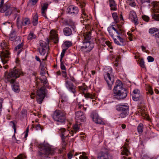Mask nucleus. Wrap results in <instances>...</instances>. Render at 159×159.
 <instances>
[{
    "label": "nucleus",
    "instance_id": "48",
    "mask_svg": "<svg viewBox=\"0 0 159 159\" xmlns=\"http://www.w3.org/2000/svg\"><path fill=\"white\" fill-rule=\"evenodd\" d=\"M25 157V156L22 154H20L17 157L15 158L14 159H24Z\"/></svg>",
    "mask_w": 159,
    "mask_h": 159
},
{
    "label": "nucleus",
    "instance_id": "63",
    "mask_svg": "<svg viewBox=\"0 0 159 159\" xmlns=\"http://www.w3.org/2000/svg\"><path fill=\"white\" fill-rule=\"evenodd\" d=\"M70 80H71L73 82H75L76 81V80L75 79V78L72 76L70 75Z\"/></svg>",
    "mask_w": 159,
    "mask_h": 159
},
{
    "label": "nucleus",
    "instance_id": "16",
    "mask_svg": "<svg viewBox=\"0 0 159 159\" xmlns=\"http://www.w3.org/2000/svg\"><path fill=\"white\" fill-rule=\"evenodd\" d=\"M75 119L78 122L79 121H84L85 120V117L82 111H78L75 113Z\"/></svg>",
    "mask_w": 159,
    "mask_h": 159
},
{
    "label": "nucleus",
    "instance_id": "30",
    "mask_svg": "<svg viewBox=\"0 0 159 159\" xmlns=\"http://www.w3.org/2000/svg\"><path fill=\"white\" fill-rule=\"evenodd\" d=\"M82 154V155H80L79 157L80 159H86L88 158L87 157L84 155L86 154V153L84 152H76L75 154V155L77 156L79 154Z\"/></svg>",
    "mask_w": 159,
    "mask_h": 159
},
{
    "label": "nucleus",
    "instance_id": "19",
    "mask_svg": "<svg viewBox=\"0 0 159 159\" xmlns=\"http://www.w3.org/2000/svg\"><path fill=\"white\" fill-rule=\"evenodd\" d=\"M91 116L93 120L95 123L100 124L102 123L103 121L102 119L96 112H93L91 115Z\"/></svg>",
    "mask_w": 159,
    "mask_h": 159
},
{
    "label": "nucleus",
    "instance_id": "37",
    "mask_svg": "<svg viewBox=\"0 0 159 159\" xmlns=\"http://www.w3.org/2000/svg\"><path fill=\"white\" fill-rule=\"evenodd\" d=\"M159 32V30L157 28H152L149 30V33L151 34H153L155 33Z\"/></svg>",
    "mask_w": 159,
    "mask_h": 159
},
{
    "label": "nucleus",
    "instance_id": "43",
    "mask_svg": "<svg viewBox=\"0 0 159 159\" xmlns=\"http://www.w3.org/2000/svg\"><path fill=\"white\" fill-rule=\"evenodd\" d=\"M62 140L61 144L62 146V149L64 150L65 148V147L66 146L67 143L65 140L66 139H64L63 138H61Z\"/></svg>",
    "mask_w": 159,
    "mask_h": 159
},
{
    "label": "nucleus",
    "instance_id": "64",
    "mask_svg": "<svg viewBox=\"0 0 159 159\" xmlns=\"http://www.w3.org/2000/svg\"><path fill=\"white\" fill-rule=\"evenodd\" d=\"M79 89L80 90L83 91L85 90H86V88H84L83 86H79Z\"/></svg>",
    "mask_w": 159,
    "mask_h": 159
},
{
    "label": "nucleus",
    "instance_id": "6",
    "mask_svg": "<svg viewBox=\"0 0 159 159\" xmlns=\"http://www.w3.org/2000/svg\"><path fill=\"white\" fill-rule=\"evenodd\" d=\"M33 88L32 89L33 92L30 93V98H34V97H31V95H34L37 94V102L41 104L45 96V91L46 89L43 87H42L39 90H37V87L33 86Z\"/></svg>",
    "mask_w": 159,
    "mask_h": 159
},
{
    "label": "nucleus",
    "instance_id": "57",
    "mask_svg": "<svg viewBox=\"0 0 159 159\" xmlns=\"http://www.w3.org/2000/svg\"><path fill=\"white\" fill-rule=\"evenodd\" d=\"M38 0H30V4L35 5L37 2Z\"/></svg>",
    "mask_w": 159,
    "mask_h": 159
},
{
    "label": "nucleus",
    "instance_id": "32",
    "mask_svg": "<svg viewBox=\"0 0 159 159\" xmlns=\"http://www.w3.org/2000/svg\"><path fill=\"white\" fill-rule=\"evenodd\" d=\"M17 26L18 29L21 28L22 26L23 25L22 21H20V19H19V17L18 16L16 20Z\"/></svg>",
    "mask_w": 159,
    "mask_h": 159
},
{
    "label": "nucleus",
    "instance_id": "34",
    "mask_svg": "<svg viewBox=\"0 0 159 159\" xmlns=\"http://www.w3.org/2000/svg\"><path fill=\"white\" fill-rule=\"evenodd\" d=\"M16 121H11L10 122V125L13 129L14 133L16 132Z\"/></svg>",
    "mask_w": 159,
    "mask_h": 159
},
{
    "label": "nucleus",
    "instance_id": "17",
    "mask_svg": "<svg viewBox=\"0 0 159 159\" xmlns=\"http://www.w3.org/2000/svg\"><path fill=\"white\" fill-rule=\"evenodd\" d=\"M47 44L44 42H40V46L39 48V52L41 55L43 56L45 54L47 49Z\"/></svg>",
    "mask_w": 159,
    "mask_h": 159
},
{
    "label": "nucleus",
    "instance_id": "26",
    "mask_svg": "<svg viewBox=\"0 0 159 159\" xmlns=\"http://www.w3.org/2000/svg\"><path fill=\"white\" fill-rule=\"evenodd\" d=\"M48 6V4L47 3H45L43 4V6L42 7L41 9V13L42 14L43 16L45 17V18H47L46 13H45V11H46L47 8Z\"/></svg>",
    "mask_w": 159,
    "mask_h": 159
},
{
    "label": "nucleus",
    "instance_id": "18",
    "mask_svg": "<svg viewBox=\"0 0 159 159\" xmlns=\"http://www.w3.org/2000/svg\"><path fill=\"white\" fill-rule=\"evenodd\" d=\"M129 18L132 22H133L135 25L139 24V21L137 16L135 12L134 11H130L129 15Z\"/></svg>",
    "mask_w": 159,
    "mask_h": 159
},
{
    "label": "nucleus",
    "instance_id": "24",
    "mask_svg": "<svg viewBox=\"0 0 159 159\" xmlns=\"http://www.w3.org/2000/svg\"><path fill=\"white\" fill-rule=\"evenodd\" d=\"M63 33L66 36H68L71 35L72 34L71 29L68 27L64 28L63 29Z\"/></svg>",
    "mask_w": 159,
    "mask_h": 159
},
{
    "label": "nucleus",
    "instance_id": "51",
    "mask_svg": "<svg viewBox=\"0 0 159 159\" xmlns=\"http://www.w3.org/2000/svg\"><path fill=\"white\" fill-rule=\"evenodd\" d=\"M147 59L148 62H152L154 61V58L151 56H148L147 57Z\"/></svg>",
    "mask_w": 159,
    "mask_h": 159
},
{
    "label": "nucleus",
    "instance_id": "12",
    "mask_svg": "<svg viewBox=\"0 0 159 159\" xmlns=\"http://www.w3.org/2000/svg\"><path fill=\"white\" fill-rule=\"evenodd\" d=\"M84 41L82 42L83 46L80 48L81 51L84 53H86L91 52L94 48V43L92 42H86Z\"/></svg>",
    "mask_w": 159,
    "mask_h": 159
},
{
    "label": "nucleus",
    "instance_id": "35",
    "mask_svg": "<svg viewBox=\"0 0 159 159\" xmlns=\"http://www.w3.org/2000/svg\"><path fill=\"white\" fill-rule=\"evenodd\" d=\"M127 3L129 6L134 7L136 5V3L134 0H127L126 1Z\"/></svg>",
    "mask_w": 159,
    "mask_h": 159
},
{
    "label": "nucleus",
    "instance_id": "8",
    "mask_svg": "<svg viewBox=\"0 0 159 159\" xmlns=\"http://www.w3.org/2000/svg\"><path fill=\"white\" fill-rule=\"evenodd\" d=\"M1 8L0 12L5 13V15L6 16L10 15L12 12H17L19 13L20 11L19 10L12 7L9 3H6L4 4Z\"/></svg>",
    "mask_w": 159,
    "mask_h": 159
},
{
    "label": "nucleus",
    "instance_id": "5",
    "mask_svg": "<svg viewBox=\"0 0 159 159\" xmlns=\"http://www.w3.org/2000/svg\"><path fill=\"white\" fill-rule=\"evenodd\" d=\"M0 46L2 50V51H0V57L2 63L4 64L7 63L10 57L8 43L6 41H3L1 43Z\"/></svg>",
    "mask_w": 159,
    "mask_h": 159
},
{
    "label": "nucleus",
    "instance_id": "40",
    "mask_svg": "<svg viewBox=\"0 0 159 159\" xmlns=\"http://www.w3.org/2000/svg\"><path fill=\"white\" fill-rule=\"evenodd\" d=\"M132 99L134 101H137L139 100L140 95H135L134 94H132Z\"/></svg>",
    "mask_w": 159,
    "mask_h": 159
},
{
    "label": "nucleus",
    "instance_id": "61",
    "mask_svg": "<svg viewBox=\"0 0 159 159\" xmlns=\"http://www.w3.org/2000/svg\"><path fill=\"white\" fill-rule=\"evenodd\" d=\"M12 139L13 142V143H16V138L15 137V134L12 137Z\"/></svg>",
    "mask_w": 159,
    "mask_h": 159
},
{
    "label": "nucleus",
    "instance_id": "28",
    "mask_svg": "<svg viewBox=\"0 0 159 159\" xmlns=\"http://www.w3.org/2000/svg\"><path fill=\"white\" fill-rule=\"evenodd\" d=\"M50 38L53 40L55 43H57L58 42V39L57 34L56 33L51 34L50 35Z\"/></svg>",
    "mask_w": 159,
    "mask_h": 159
},
{
    "label": "nucleus",
    "instance_id": "49",
    "mask_svg": "<svg viewBox=\"0 0 159 159\" xmlns=\"http://www.w3.org/2000/svg\"><path fill=\"white\" fill-rule=\"evenodd\" d=\"M153 35L155 36V39L158 43L159 42V32H158V33H156L155 34Z\"/></svg>",
    "mask_w": 159,
    "mask_h": 159
},
{
    "label": "nucleus",
    "instance_id": "13",
    "mask_svg": "<svg viewBox=\"0 0 159 159\" xmlns=\"http://www.w3.org/2000/svg\"><path fill=\"white\" fill-rule=\"evenodd\" d=\"M154 9V12L152 15V18L159 21V2L154 1L152 3Z\"/></svg>",
    "mask_w": 159,
    "mask_h": 159
},
{
    "label": "nucleus",
    "instance_id": "50",
    "mask_svg": "<svg viewBox=\"0 0 159 159\" xmlns=\"http://www.w3.org/2000/svg\"><path fill=\"white\" fill-rule=\"evenodd\" d=\"M132 94L140 95V91L138 89H135L133 91V93Z\"/></svg>",
    "mask_w": 159,
    "mask_h": 159
},
{
    "label": "nucleus",
    "instance_id": "7",
    "mask_svg": "<svg viewBox=\"0 0 159 159\" xmlns=\"http://www.w3.org/2000/svg\"><path fill=\"white\" fill-rule=\"evenodd\" d=\"M105 70L104 78L107 84L109 89L111 90L114 80L112 73V69L110 66H107L105 67Z\"/></svg>",
    "mask_w": 159,
    "mask_h": 159
},
{
    "label": "nucleus",
    "instance_id": "62",
    "mask_svg": "<svg viewBox=\"0 0 159 159\" xmlns=\"http://www.w3.org/2000/svg\"><path fill=\"white\" fill-rule=\"evenodd\" d=\"M37 72L36 71H34L32 73V75L34 76L35 79H36Z\"/></svg>",
    "mask_w": 159,
    "mask_h": 159
},
{
    "label": "nucleus",
    "instance_id": "46",
    "mask_svg": "<svg viewBox=\"0 0 159 159\" xmlns=\"http://www.w3.org/2000/svg\"><path fill=\"white\" fill-rule=\"evenodd\" d=\"M29 131V126L27 127L24 133V139H25L27 138L28 135V133Z\"/></svg>",
    "mask_w": 159,
    "mask_h": 159
},
{
    "label": "nucleus",
    "instance_id": "54",
    "mask_svg": "<svg viewBox=\"0 0 159 159\" xmlns=\"http://www.w3.org/2000/svg\"><path fill=\"white\" fill-rule=\"evenodd\" d=\"M60 62H61V69L62 70H66L65 66L64 65L62 60H61V61H60Z\"/></svg>",
    "mask_w": 159,
    "mask_h": 159
},
{
    "label": "nucleus",
    "instance_id": "45",
    "mask_svg": "<svg viewBox=\"0 0 159 159\" xmlns=\"http://www.w3.org/2000/svg\"><path fill=\"white\" fill-rule=\"evenodd\" d=\"M66 50V49H64L62 50L61 53V54L60 61H61V60H62V58L64 56Z\"/></svg>",
    "mask_w": 159,
    "mask_h": 159
},
{
    "label": "nucleus",
    "instance_id": "9",
    "mask_svg": "<svg viewBox=\"0 0 159 159\" xmlns=\"http://www.w3.org/2000/svg\"><path fill=\"white\" fill-rule=\"evenodd\" d=\"M79 130V128L78 127V124H75L73 126V128L70 131L69 130H66L65 129H62L61 130V137L64 139H66L69 137V134L71 135V136H73L74 134H76L78 132Z\"/></svg>",
    "mask_w": 159,
    "mask_h": 159
},
{
    "label": "nucleus",
    "instance_id": "29",
    "mask_svg": "<svg viewBox=\"0 0 159 159\" xmlns=\"http://www.w3.org/2000/svg\"><path fill=\"white\" fill-rule=\"evenodd\" d=\"M23 45V44L22 43H21L18 44L17 46H16L15 48V50L16 51H17L18 50L17 52V55H19V54L20 53V52L21 51V49L22 48V47Z\"/></svg>",
    "mask_w": 159,
    "mask_h": 159
},
{
    "label": "nucleus",
    "instance_id": "33",
    "mask_svg": "<svg viewBox=\"0 0 159 159\" xmlns=\"http://www.w3.org/2000/svg\"><path fill=\"white\" fill-rule=\"evenodd\" d=\"M33 24L34 25H37L38 23V16L37 14H35L32 18Z\"/></svg>",
    "mask_w": 159,
    "mask_h": 159
},
{
    "label": "nucleus",
    "instance_id": "4",
    "mask_svg": "<svg viewBox=\"0 0 159 159\" xmlns=\"http://www.w3.org/2000/svg\"><path fill=\"white\" fill-rule=\"evenodd\" d=\"M39 154L45 157H47L49 155H53L55 154L56 149L52 148L48 143H44L39 146Z\"/></svg>",
    "mask_w": 159,
    "mask_h": 159
},
{
    "label": "nucleus",
    "instance_id": "42",
    "mask_svg": "<svg viewBox=\"0 0 159 159\" xmlns=\"http://www.w3.org/2000/svg\"><path fill=\"white\" fill-rule=\"evenodd\" d=\"M143 125L142 124H140L137 127L138 131L139 133H141L143 132Z\"/></svg>",
    "mask_w": 159,
    "mask_h": 159
},
{
    "label": "nucleus",
    "instance_id": "31",
    "mask_svg": "<svg viewBox=\"0 0 159 159\" xmlns=\"http://www.w3.org/2000/svg\"><path fill=\"white\" fill-rule=\"evenodd\" d=\"M39 80H40L41 83H43L44 85H45L47 84V79L46 76H41L39 78Z\"/></svg>",
    "mask_w": 159,
    "mask_h": 159
},
{
    "label": "nucleus",
    "instance_id": "59",
    "mask_svg": "<svg viewBox=\"0 0 159 159\" xmlns=\"http://www.w3.org/2000/svg\"><path fill=\"white\" fill-rule=\"evenodd\" d=\"M61 73L63 77L66 78V77L67 75L66 70H63L62 71Z\"/></svg>",
    "mask_w": 159,
    "mask_h": 159
},
{
    "label": "nucleus",
    "instance_id": "55",
    "mask_svg": "<svg viewBox=\"0 0 159 159\" xmlns=\"http://www.w3.org/2000/svg\"><path fill=\"white\" fill-rule=\"evenodd\" d=\"M140 66L143 68L145 67L144 63L143 60H141L139 63Z\"/></svg>",
    "mask_w": 159,
    "mask_h": 159
},
{
    "label": "nucleus",
    "instance_id": "3",
    "mask_svg": "<svg viewBox=\"0 0 159 159\" xmlns=\"http://www.w3.org/2000/svg\"><path fill=\"white\" fill-rule=\"evenodd\" d=\"M113 93L115 98L122 100L126 98L128 92L126 89L123 87L121 82L119 80H117L113 89Z\"/></svg>",
    "mask_w": 159,
    "mask_h": 159
},
{
    "label": "nucleus",
    "instance_id": "2",
    "mask_svg": "<svg viewBox=\"0 0 159 159\" xmlns=\"http://www.w3.org/2000/svg\"><path fill=\"white\" fill-rule=\"evenodd\" d=\"M22 74V72L20 69L14 67L5 77L6 82L11 85L12 90L16 93H19L20 89L19 83L16 79Z\"/></svg>",
    "mask_w": 159,
    "mask_h": 159
},
{
    "label": "nucleus",
    "instance_id": "36",
    "mask_svg": "<svg viewBox=\"0 0 159 159\" xmlns=\"http://www.w3.org/2000/svg\"><path fill=\"white\" fill-rule=\"evenodd\" d=\"M112 16L116 23H117L119 21V20L117 13L116 12L113 13L112 14Z\"/></svg>",
    "mask_w": 159,
    "mask_h": 159
},
{
    "label": "nucleus",
    "instance_id": "1",
    "mask_svg": "<svg viewBox=\"0 0 159 159\" xmlns=\"http://www.w3.org/2000/svg\"><path fill=\"white\" fill-rule=\"evenodd\" d=\"M107 30L115 43L120 46L123 45L124 39L120 36L124 35L125 32L121 25L117 24L115 26L112 25L108 28Z\"/></svg>",
    "mask_w": 159,
    "mask_h": 159
},
{
    "label": "nucleus",
    "instance_id": "14",
    "mask_svg": "<svg viewBox=\"0 0 159 159\" xmlns=\"http://www.w3.org/2000/svg\"><path fill=\"white\" fill-rule=\"evenodd\" d=\"M66 12L71 16H75L79 12L78 8L75 6L70 5L67 8Z\"/></svg>",
    "mask_w": 159,
    "mask_h": 159
},
{
    "label": "nucleus",
    "instance_id": "39",
    "mask_svg": "<svg viewBox=\"0 0 159 159\" xmlns=\"http://www.w3.org/2000/svg\"><path fill=\"white\" fill-rule=\"evenodd\" d=\"M30 24V20L29 18H25L22 21V24L23 25L25 26Z\"/></svg>",
    "mask_w": 159,
    "mask_h": 159
},
{
    "label": "nucleus",
    "instance_id": "20",
    "mask_svg": "<svg viewBox=\"0 0 159 159\" xmlns=\"http://www.w3.org/2000/svg\"><path fill=\"white\" fill-rule=\"evenodd\" d=\"M112 156L108 152L100 153L98 154V159H112Z\"/></svg>",
    "mask_w": 159,
    "mask_h": 159
},
{
    "label": "nucleus",
    "instance_id": "41",
    "mask_svg": "<svg viewBox=\"0 0 159 159\" xmlns=\"http://www.w3.org/2000/svg\"><path fill=\"white\" fill-rule=\"evenodd\" d=\"M117 61L116 60L115 61V63L114 65L116 70L118 71H119L121 69H122V67L117 63Z\"/></svg>",
    "mask_w": 159,
    "mask_h": 159
},
{
    "label": "nucleus",
    "instance_id": "44",
    "mask_svg": "<svg viewBox=\"0 0 159 159\" xmlns=\"http://www.w3.org/2000/svg\"><path fill=\"white\" fill-rule=\"evenodd\" d=\"M72 43L70 41H66L64 43V45L66 47V49L70 47L72 45Z\"/></svg>",
    "mask_w": 159,
    "mask_h": 159
},
{
    "label": "nucleus",
    "instance_id": "25",
    "mask_svg": "<svg viewBox=\"0 0 159 159\" xmlns=\"http://www.w3.org/2000/svg\"><path fill=\"white\" fill-rule=\"evenodd\" d=\"M16 38V32L14 30H12L9 36V39L11 41L14 40Z\"/></svg>",
    "mask_w": 159,
    "mask_h": 159
},
{
    "label": "nucleus",
    "instance_id": "21",
    "mask_svg": "<svg viewBox=\"0 0 159 159\" xmlns=\"http://www.w3.org/2000/svg\"><path fill=\"white\" fill-rule=\"evenodd\" d=\"M91 31L83 34L82 36V42L84 41L86 42H91L90 40L91 38Z\"/></svg>",
    "mask_w": 159,
    "mask_h": 159
},
{
    "label": "nucleus",
    "instance_id": "52",
    "mask_svg": "<svg viewBox=\"0 0 159 159\" xmlns=\"http://www.w3.org/2000/svg\"><path fill=\"white\" fill-rule=\"evenodd\" d=\"M148 89L149 93L151 95H152L153 93V92L152 87L151 86H149L148 87Z\"/></svg>",
    "mask_w": 159,
    "mask_h": 159
},
{
    "label": "nucleus",
    "instance_id": "47",
    "mask_svg": "<svg viewBox=\"0 0 159 159\" xmlns=\"http://www.w3.org/2000/svg\"><path fill=\"white\" fill-rule=\"evenodd\" d=\"M142 18L144 20L147 22H148L149 20V18L148 16L143 15L142 16Z\"/></svg>",
    "mask_w": 159,
    "mask_h": 159
},
{
    "label": "nucleus",
    "instance_id": "22",
    "mask_svg": "<svg viewBox=\"0 0 159 159\" xmlns=\"http://www.w3.org/2000/svg\"><path fill=\"white\" fill-rule=\"evenodd\" d=\"M129 146L128 144L126 143H125L124 146L121 148V154L122 155H125L128 156L129 154V151L128 149Z\"/></svg>",
    "mask_w": 159,
    "mask_h": 159
},
{
    "label": "nucleus",
    "instance_id": "23",
    "mask_svg": "<svg viewBox=\"0 0 159 159\" xmlns=\"http://www.w3.org/2000/svg\"><path fill=\"white\" fill-rule=\"evenodd\" d=\"M109 6L110 9L112 11H116L117 10V5L114 0H109Z\"/></svg>",
    "mask_w": 159,
    "mask_h": 159
},
{
    "label": "nucleus",
    "instance_id": "10",
    "mask_svg": "<svg viewBox=\"0 0 159 159\" xmlns=\"http://www.w3.org/2000/svg\"><path fill=\"white\" fill-rule=\"evenodd\" d=\"M116 110L121 112L119 115V117L123 118L126 117L129 114V107L128 104L119 105L116 106Z\"/></svg>",
    "mask_w": 159,
    "mask_h": 159
},
{
    "label": "nucleus",
    "instance_id": "15",
    "mask_svg": "<svg viewBox=\"0 0 159 159\" xmlns=\"http://www.w3.org/2000/svg\"><path fill=\"white\" fill-rule=\"evenodd\" d=\"M65 85L68 90L73 94L74 97H75L76 92L75 90V87L73 84L70 81L66 80Z\"/></svg>",
    "mask_w": 159,
    "mask_h": 159
},
{
    "label": "nucleus",
    "instance_id": "11",
    "mask_svg": "<svg viewBox=\"0 0 159 159\" xmlns=\"http://www.w3.org/2000/svg\"><path fill=\"white\" fill-rule=\"evenodd\" d=\"M66 113L60 110L54 111L52 117L54 120L61 123H64L66 121Z\"/></svg>",
    "mask_w": 159,
    "mask_h": 159
},
{
    "label": "nucleus",
    "instance_id": "38",
    "mask_svg": "<svg viewBox=\"0 0 159 159\" xmlns=\"http://www.w3.org/2000/svg\"><path fill=\"white\" fill-rule=\"evenodd\" d=\"M84 97L87 98H90L91 99H93L94 98V96L89 93H84Z\"/></svg>",
    "mask_w": 159,
    "mask_h": 159
},
{
    "label": "nucleus",
    "instance_id": "27",
    "mask_svg": "<svg viewBox=\"0 0 159 159\" xmlns=\"http://www.w3.org/2000/svg\"><path fill=\"white\" fill-rule=\"evenodd\" d=\"M32 122L33 124L32 125L31 128L35 129L36 130H39L41 129V127L40 126V125L38 124V121L37 120L35 121V122L36 124H34V121H32Z\"/></svg>",
    "mask_w": 159,
    "mask_h": 159
},
{
    "label": "nucleus",
    "instance_id": "60",
    "mask_svg": "<svg viewBox=\"0 0 159 159\" xmlns=\"http://www.w3.org/2000/svg\"><path fill=\"white\" fill-rule=\"evenodd\" d=\"M26 111L25 110H22L21 112V115L22 116H25L26 114Z\"/></svg>",
    "mask_w": 159,
    "mask_h": 159
},
{
    "label": "nucleus",
    "instance_id": "58",
    "mask_svg": "<svg viewBox=\"0 0 159 159\" xmlns=\"http://www.w3.org/2000/svg\"><path fill=\"white\" fill-rule=\"evenodd\" d=\"M45 74V71L44 70V68H42L41 69V71L40 72V75L41 76L44 75Z\"/></svg>",
    "mask_w": 159,
    "mask_h": 159
},
{
    "label": "nucleus",
    "instance_id": "56",
    "mask_svg": "<svg viewBox=\"0 0 159 159\" xmlns=\"http://www.w3.org/2000/svg\"><path fill=\"white\" fill-rule=\"evenodd\" d=\"M106 44L111 49H112V46L111 43L109 41H107L106 42Z\"/></svg>",
    "mask_w": 159,
    "mask_h": 159
},
{
    "label": "nucleus",
    "instance_id": "53",
    "mask_svg": "<svg viewBox=\"0 0 159 159\" xmlns=\"http://www.w3.org/2000/svg\"><path fill=\"white\" fill-rule=\"evenodd\" d=\"M36 38V35L33 32H30V40L35 39Z\"/></svg>",
    "mask_w": 159,
    "mask_h": 159
}]
</instances>
